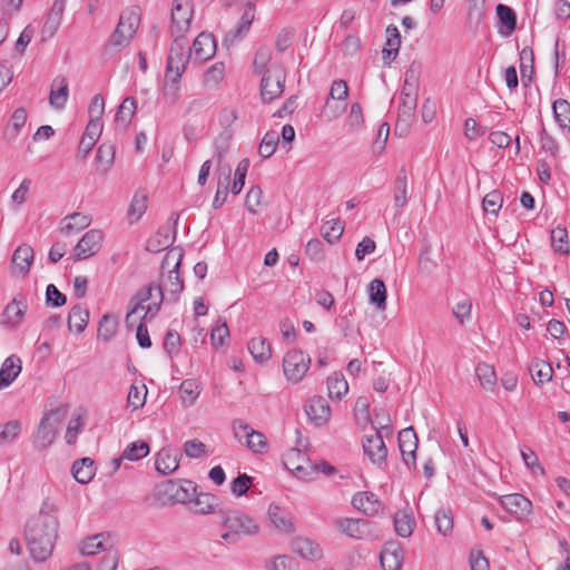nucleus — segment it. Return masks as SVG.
Wrapping results in <instances>:
<instances>
[{
	"mask_svg": "<svg viewBox=\"0 0 570 570\" xmlns=\"http://www.w3.org/2000/svg\"><path fill=\"white\" fill-rule=\"evenodd\" d=\"M253 484V478L246 473L239 474L230 483V491L236 497L246 494L249 487Z\"/></svg>",
	"mask_w": 570,
	"mask_h": 570,
	"instance_id": "64",
	"label": "nucleus"
},
{
	"mask_svg": "<svg viewBox=\"0 0 570 570\" xmlns=\"http://www.w3.org/2000/svg\"><path fill=\"white\" fill-rule=\"evenodd\" d=\"M147 209V196L136 193L128 209L130 224L137 223Z\"/></svg>",
	"mask_w": 570,
	"mask_h": 570,
	"instance_id": "51",
	"label": "nucleus"
},
{
	"mask_svg": "<svg viewBox=\"0 0 570 570\" xmlns=\"http://www.w3.org/2000/svg\"><path fill=\"white\" fill-rule=\"evenodd\" d=\"M416 108V97L410 92H402V102L399 107V122L403 121L405 125L410 122L414 116Z\"/></svg>",
	"mask_w": 570,
	"mask_h": 570,
	"instance_id": "48",
	"label": "nucleus"
},
{
	"mask_svg": "<svg viewBox=\"0 0 570 570\" xmlns=\"http://www.w3.org/2000/svg\"><path fill=\"white\" fill-rule=\"evenodd\" d=\"M327 390L331 399L341 400L348 391V384L341 373H333L327 377Z\"/></svg>",
	"mask_w": 570,
	"mask_h": 570,
	"instance_id": "46",
	"label": "nucleus"
},
{
	"mask_svg": "<svg viewBox=\"0 0 570 570\" xmlns=\"http://www.w3.org/2000/svg\"><path fill=\"white\" fill-rule=\"evenodd\" d=\"M248 351L255 361L264 363L272 356L271 345L263 337H254L248 343Z\"/></svg>",
	"mask_w": 570,
	"mask_h": 570,
	"instance_id": "40",
	"label": "nucleus"
},
{
	"mask_svg": "<svg viewBox=\"0 0 570 570\" xmlns=\"http://www.w3.org/2000/svg\"><path fill=\"white\" fill-rule=\"evenodd\" d=\"M399 448L400 452H404V449H417V438L413 428H406L399 432Z\"/></svg>",
	"mask_w": 570,
	"mask_h": 570,
	"instance_id": "63",
	"label": "nucleus"
},
{
	"mask_svg": "<svg viewBox=\"0 0 570 570\" xmlns=\"http://www.w3.org/2000/svg\"><path fill=\"white\" fill-rule=\"evenodd\" d=\"M311 366V357L301 350L288 351L283 358V372L286 379L298 383L306 375Z\"/></svg>",
	"mask_w": 570,
	"mask_h": 570,
	"instance_id": "8",
	"label": "nucleus"
},
{
	"mask_svg": "<svg viewBox=\"0 0 570 570\" xmlns=\"http://www.w3.org/2000/svg\"><path fill=\"white\" fill-rule=\"evenodd\" d=\"M503 204V197L499 190L487 194L482 200L483 209L487 213L498 215Z\"/></svg>",
	"mask_w": 570,
	"mask_h": 570,
	"instance_id": "61",
	"label": "nucleus"
},
{
	"mask_svg": "<svg viewBox=\"0 0 570 570\" xmlns=\"http://www.w3.org/2000/svg\"><path fill=\"white\" fill-rule=\"evenodd\" d=\"M176 230L169 226L160 227L146 244V250L150 253H159L168 248L175 240Z\"/></svg>",
	"mask_w": 570,
	"mask_h": 570,
	"instance_id": "23",
	"label": "nucleus"
},
{
	"mask_svg": "<svg viewBox=\"0 0 570 570\" xmlns=\"http://www.w3.org/2000/svg\"><path fill=\"white\" fill-rule=\"evenodd\" d=\"M72 475L77 482L86 484L90 482L95 475L94 460L90 458H82L72 464Z\"/></svg>",
	"mask_w": 570,
	"mask_h": 570,
	"instance_id": "35",
	"label": "nucleus"
},
{
	"mask_svg": "<svg viewBox=\"0 0 570 570\" xmlns=\"http://www.w3.org/2000/svg\"><path fill=\"white\" fill-rule=\"evenodd\" d=\"M294 549L302 558L311 561L318 560L323 556L320 544L307 538H297L294 541Z\"/></svg>",
	"mask_w": 570,
	"mask_h": 570,
	"instance_id": "33",
	"label": "nucleus"
},
{
	"mask_svg": "<svg viewBox=\"0 0 570 570\" xmlns=\"http://www.w3.org/2000/svg\"><path fill=\"white\" fill-rule=\"evenodd\" d=\"M551 246L556 253L567 255L569 254L570 247L568 242V232L566 228L560 226L551 230Z\"/></svg>",
	"mask_w": 570,
	"mask_h": 570,
	"instance_id": "49",
	"label": "nucleus"
},
{
	"mask_svg": "<svg viewBox=\"0 0 570 570\" xmlns=\"http://www.w3.org/2000/svg\"><path fill=\"white\" fill-rule=\"evenodd\" d=\"M501 505L518 520L525 518L530 511L532 503L520 493L503 495L500 499Z\"/></svg>",
	"mask_w": 570,
	"mask_h": 570,
	"instance_id": "18",
	"label": "nucleus"
},
{
	"mask_svg": "<svg viewBox=\"0 0 570 570\" xmlns=\"http://www.w3.org/2000/svg\"><path fill=\"white\" fill-rule=\"evenodd\" d=\"M268 518L273 525L281 532H294V525L291 514L276 504H271L268 508Z\"/></svg>",
	"mask_w": 570,
	"mask_h": 570,
	"instance_id": "31",
	"label": "nucleus"
},
{
	"mask_svg": "<svg viewBox=\"0 0 570 570\" xmlns=\"http://www.w3.org/2000/svg\"><path fill=\"white\" fill-rule=\"evenodd\" d=\"M286 71L282 65L273 63L268 67L261 81V96L264 101L279 98L284 91Z\"/></svg>",
	"mask_w": 570,
	"mask_h": 570,
	"instance_id": "5",
	"label": "nucleus"
},
{
	"mask_svg": "<svg viewBox=\"0 0 570 570\" xmlns=\"http://www.w3.org/2000/svg\"><path fill=\"white\" fill-rule=\"evenodd\" d=\"M225 66L223 62H216L212 67H209L204 73V82L206 86L215 87L217 86L224 78Z\"/></svg>",
	"mask_w": 570,
	"mask_h": 570,
	"instance_id": "62",
	"label": "nucleus"
},
{
	"mask_svg": "<svg viewBox=\"0 0 570 570\" xmlns=\"http://www.w3.org/2000/svg\"><path fill=\"white\" fill-rule=\"evenodd\" d=\"M363 450L372 463L377 464L379 466L385 464L387 449L381 431H376L374 434L365 436L363 441Z\"/></svg>",
	"mask_w": 570,
	"mask_h": 570,
	"instance_id": "16",
	"label": "nucleus"
},
{
	"mask_svg": "<svg viewBox=\"0 0 570 570\" xmlns=\"http://www.w3.org/2000/svg\"><path fill=\"white\" fill-rule=\"evenodd\" d=\"M554 120L561 130H570V104L564 99H557L552 104Z\"/></svg>",
	"mask_w": 570,
	"mask_h": 570,
	"instance_id": "42",
	"label": "nucleus"
},
{
	"mask_svg": "<svg viewBox=\"0 0 570 570\" xmlns=\"http://www.w3.org/2000/svg\"><path fill=\"white\" fill-rule=\"evenodd\" d=\"M68 99V81L65 77L58 76L53 79L49 96L50 105L56 109H62Z\"/></svg>",
	"mask_w": 570,
	"mask_h": 570,
	"instance_id": "32",
	"label": "nucleus"
},
{
	"mask_svg": "<svg viewBox=\"0 0 570 570\" xmlns=\"http://www.w3.org/2000/svg\"><path fill=\"white\" fill-rule=\"evenodd\" d=\"M334 527L341 533L356 540H364L372 533L371 522L366 519L341 518L334 521Z\"/></svg>",
	"mask_w": 570,
	"mask_h": 570,
	"instance_id": "12",
	"label": "nucleus"
},
{
	"mask_svg": "<svg viewBox=\"0 0 570 570\" xmlns=\"http://www.w3.org/2000/svg\"><path fill=\"white\" fill-rule=\"evenodd\" d=\"M28 308L27 299L24 296H16L3 311V322L11 326H17L21 323Z\"/></svg>",
	"mask_w": 570,
	"mask_h": 570,
	"instance_id": "24",
	"label": "nucleus"
},
{
	"mask_svg": "<svg viewBox=\"0 0 570 570\" xmlns=\"http://www.w3.org/2000/svg\"><path fill=\"white\" fill-rule=\"evenodd\" d=\"M91 224V217L82 213H72L61 220V233L75 235L87 228Z\"/></svg>",
	"mask_w": 570,
	"mask_h": 570,
	"instance_id": "27",
	"label": "nucleus"
},
{
	"mask_svg": "<svg viewBox=\"0 0 570 570\" xmlns=\"http://www.w3.org/2000/svg\"><path fill=\"white\" fill-rule=\"evenodd\" d=\"M230 173H232V170H230V168H228L226 174L218 176L217 191H216L214 200H213L214 209L220 208L227 199Z\"/></svg>",
	"mask_w": 570,
	"mask_h": 570,
	"instance_id": "53",
	"label": "nucleus"
},
{
	"mask_svg": "<svg viewBox=\"0 0 570 570\" xmlns=\"http://www.w3.org/2000/svg\"><path fill=\"white\" fill-rule=\"evenodd\" d=\"M27 121V110L22 107L17 108L11 115V121L4 130V137L9 140L16 139L21 128Z\"/></svg>",
	"mask_w": 570,
	"mask_h": 570,
	"instance_id": "44",
	"label": "nucleus"
},
{
	"mask_svg": "<svg viewBox=\"0 0 570 570\" xmlns=\"http://www.w3.org/2000/svg\"><path fill=\"white\" fill-rule=\"evenodd\" d=\"M436 530L442 535H448L453 530V515L449 509H439L434 515Z\"/></svg>",
	"mask_w": 570,
	"mask_h": 570,
	"instance_id": "52",
	"label": "nucleus"
},
{
	"mask_svg": "<svg viewBox=\"0 0 570 570\" xmlns=\"http://www.w3.org/2000/svg\"><path fill=\"white\" fill-rule=\"evenodd\" d=\"M305 413L316 425L326 423L331 416V407L323 396L311 397L305 405Z\"/></svg>",
	"mask_w": 570,
	"mask_h": 570,
	"instance_id": "20",
	"label": "nucleus"
},
{
	"mask_svg": "<svg viewBox=\"0 0 570 570\" xmlns=\"http://www.w3.org/2000/svg\"><path fill=\"white\" fill-rule=\"evenodd\" d=\"M149 451V445L145 441H136L126 446L122 452V459L138 461L146 458Z\"/></svg>",
	"mask_w": 570,
	"mask_h": 570,
	"instance_id": "56",
	"label": "nucleus"
},
{
	"mask_svg": "<svg viewBox=\"0 0 570 570\" xmlns=\"http://www.w3.org/2000/svg\"><path fill=\"white\" fill-rule=\"evenodd\" d=\"M415 520L411 510H402L394 515V528L400 537L407 538L412 534Z\"/></svg>",
	"mask_w": 570,
	"mask_h": 570,
	"instance_id": "37",
	"label": "nucleus"
},
{
	"mask_svg": "<svg viewBox=\"0 0 570 570\" xmlns=\"http://www.w3.org/2000/svg\"><path fill=\"white\" fill-rule=\"evenodd\" d=\"M220 524L226 529L222 539L236 544L242 537H253L259 532V525L249 514L236 509H219Z\"/></svg>",
	"mask_w": 570,
	"mask_h": 570,
	"instance_id": "2",
	"label": "nucleus"
},
{
	"mask_svg": "<svg viewBox=\"0 0 570 570\" xmlns=\"http://www.w3.org/2000/svg\"><path fill=\"white\" fill-rule=\"evenodd\" d=\"M393 200L397 208H403L407 204V177L404 168L399 171L394 180Z\"/></svg>",
	"mask_w": 570,
	"mask_h": 570,
	"instance_id": "38",
	"label": "nucleus"
},
{
	"mask_svg": "<svg viewBox=\"0 0 570 570\" xmlns=\"http://www.w3.org/2000/svg\"><path fill=\"white\" fill-rule=\"evenodd\" d=\"M22 370L21 360L17 355H10L4 360L0 368V390L9 386Z\"/></svg>",
	"mask_w": 570,
	"mask_h": 570,
	"instance_id": "26",
	"label": "nucleus"
},
{
	"mask_svg": "<svg viewBox=\"0 0 570 570\" xmlns=\"http://www.w3.org/2000/svg\"><path fill=\"white\" fill-rule=\"evenodd\" d=\"M279 142V134L275 130L267 131L258 147V153L263 158H269L276 150Z\"/></svg>",
	"mask_w": 570,
	"mask_h": 570,
	"instance_id": "55",
	"label": "nucleus"
},
{
	"mask_svg": "<svg viewBox=\"0 0 570 570\" xmlns=\"http://www.w3.org/2000/svg\"><path fill=\"white\" fill-rule=\"evenodd\" d=\"M181 254H179L177 262L173 269L168 272V275L161 281L160 284L155 285V289L158 292L160 302L166 301L168 303H176L179 294L184 289V282L179 276Z\"/></svg>",
	"mask_w": 570,
	"mask_h": 570,
	"instance_id": "9",
	"label": "nucleus"
},
{
	"mask_svg": "<svg viewBox=\"0 0 570 570\" xmlns=\"http://www.w3.org/2000/svg\"><path fill=\"white\" fill-rule=\"evenodd\" d=\"M254 18V7L247 6L236 26L225 33L223 45L228 48L240 41L248 33Z\"/></svg>",
	"mask_w": 570,
	"mask_h": 570,
	"instance_id": "14",
	"label": "nucleus"
},
{
	"mask_svg": "<svg viewBox=\"0 0 570 570\" xmlns=\"http://www.w3.org/2000/svg\"><path fill=\"white\" fill-rule=\"evenodd\" d=\"M190 59L193 57L188 40L184 36H174L165 71L184 75Z\"/></svg>",
	"mask_w": 570,
	"mask_h": 570,
	"instance_id": "7",
	"label": "nucleus"
},
{
	"mask_svg": "<svg viewBox=\"0 0 570 570\" xmlns=\"http://www.w3.org/2000/svg\"><path fill=\"white\" fill-rule=\"evenodd\" d=\"M285 466L293 471L298 479L314 480L317 475V466H312L309 460L298 449H291L284 456Z\"/></svg>",
	"mask_w": 570,
	"mask_h": 570,
	"instance_id": "10",
	"label": "nucleus"
},
{
	"mask_svg": "<svg viewBox=\"0 0 570 570\" xmlns=\"http://www.w3.org/2000/svg\"><path fill=\"white\" fill-rule=\"evenodd\" d=\"M155 468L163 475H169L179 468L178 454L170 449H161L155 459Z\"/></svg>",
	"mask_w": 570,
	"mask_h": 570,
	"instance_id": "29",
	"label": "nucleus"
},
{
	"mask_svg": "<svg viewBox=\"0 0 570 570\" xmlns=\"http://www.w3.org/2000/svg\"><path fill=\"white\" fill-rule=\"evenodd\" d=\"M248 168H249V160L247 158L242 159L238 163L237 168L235 170L234 183L230 188V190L234 195H237L242 191V189L245 185V178H246Z\"/></svg>",
	"mask_w": 570,
	"mask_h": 570,
	"instance_id": "60",
	"label": "nucleus"
},
{
	"mask_svg": "<svg viewBox=\"0 0 570 570\" xmlns=\"http://www.w3.org/2000/svg\"><path fill=\"white\" fill-rule=\"evenodd\" d=\"M353 505L367 515H377L382 510V503L372 492L356 493L352 499Z\"/></svg>",
	"mask_w": 570,
	"mask_h": 570,
	"instance_id": "25",
	"label": "nucleus"
},
{
	"mask_svg": "<svg viewBox=\"0 0 570 570\" xmlns=\"http://www.w3.org/2000/svg\"><path fill=\"white\" fill-rule=\"evenodd\" d=\"M57 511V505L46 499L39 514L28 520L26 524L24 539L36 562H43L52 554L59 528Z\"/></svg>",
	"mask_w": 570,
	"mask_h": 570,
	"instance_id": "1",
	"label": "nucleus"
},
{
	"mask_svg": "<svg viewBox=\"0 0 570 570\" xmlns=\"http://www.w3.org/2000/svg\"><path fill=\"white\" fill-rule=\"evenodd\" d=\"M118 327V320L111 314H105L98 324V338L104 342L110 341Z\"/></svg>",
	"mask_w": 570,
	"mask_h": 570,
	"instance_id": "47",
	"label": "nucleus"
},
{
	"mask_svg": "<svg viewBox=\"0 0 570 570\" xmlns=\"http://www.w3.org/2000/svg\"><path fill=\"white\" fill-rule=\"evenodd\" d=\"M33 257L35 252L30 245H19L14 249L11 258V275L14 277H26L30 272V267L33 263Z\"/></svg>",
	"mask_w": 570,
	"mask_h": 570,
	"instance_id": "15",
	"label": "nucleus"
},
{
	"mask_svg": "<svg viewBox=\"0 0 570 570\" xmlns=\"http://www.w3.org/2000/svg\"><path fill=\"white\" fill-rule=\"evenodd\" d=\"M179 392L183 402L186 405H191L200 394V385L195 380H184L180 384Z\"/></svg>",
	"mask_w": 570,
	"mask_h": 570,
	"instance_id": "50",
	"label": "nucleus"
},
{
	"mask_svg": "<svg viewBox=\"0 0 570 570\" xmlns=\"http://www.w3.org/2000/svg\"><path fill=\"white\" fill-rule=\"evenodd\" d=\"M234 435L242 444H245L248 450L255 454L265 453L268 449L266 436L250 428L243 420H234L232 423Z\"/></svg>",
	"mask_w": 570,
	"mask_h": 570,
	"instance_id": "6",
	"label": "nucleus"
},
{
	"mask_svg": "<svg viewBox=\"0 0 570 570\" xmlns=\"http://www.w3.org/2000/svg\"><path fill=\"white\" fill-rule=\"evenodd\" d=\"M21 431V423L18 420L9 421L0 426V445L13 441Z\"/></svg>",
	"mask_w": 570,
	"mask_h": 570,
	"instance_id": "59",
	"label": "nucleus"
},
{
	"mask_svg": "<svg viewBox=\"0 0 570 570\" xmlns=\"http://www.w3.org/2000/svg\"><path fill=\"white\" fill-rule=\"evenodd\" d=\"M475 375L483 389L493 391L497 386V374L493 366L487 363H479L475 367Z\"/></svg>",
	"mask_w": 570,
	"mask_h": 570,
	"instance_id": "45",
	"label": "nucleus"
},
{
	"mask_svg": "<svg viewBox=\"0 0 570 570\" xmlns=\"http://www.w3.org/2000/svg\"><path fill=\"white\" fill-rule=\"evenodd\" d=\"M66 413L67 410L65 407H57L42 416L33 438L36 449L43 450L53 443L57 430L63 421Z\"/></svg>",
	"mask_w": 570,
	"mask_h": 570,
	"instance_id": "4",
	"label": "nucleus"
},
{
	"mask_svg": "<svg viewBox=\"0 0 570 570\" xmlns=\"http://www.w3.org/2000/svg\"><path fill=\"white\" fill-rule=\"evenodd\" d=\"M181 77V73L165 71L163 96L170 105H174L179 100Z\"/></svg>",
	"mask_w": 570,
	"mask_h": 570,
	"instance_id": "30",
	"label": "nucleus"
},
{
	"mask_svg": "<svg viewBox=\"0 0 570 570\" xmlns=\"http://www.w3.org/2000/svg\"><path fill=\"white\" fill-rule=\"evenodd\" d=\"M147 387L145 385H135L132 384L129 389L127 402L128 405L134 410H138L144 406L146 402Z\"/></svg>",
	"mask_w": 570,
	"mask_h": 570,
	"instance_id": "58",
	"label": "nucleus"
},
{
	"mask_svg": "<svg viewBox=\"0 0 570 570\" xmlns=\"http://www.w3.org/2000/svg\"><path fill=\"white\" fill-rule=\"evenodd\" d=\"M137 108V100L134 97H127L118 107L116 114V122L124 128H127L135 115Z\"/></svg>",
	"mask_w": 570,
	"mask_h": 570,
	"instance_id": "41",
	"label": "nucleus"
},
{
	"mask_svg": "<svg viewBox=\"0 0 570 570\" xmlns=\"http://www.w3.org/2000/svg\"><path fill=\"white\" fill-rule=\"evenodd\" d=\"M165 487L166 493L177 503H191L197 491V484L189 480H185L181 483L169 480Z\"/></svg>",
	"mask_w": 570,
	"mask_h": 570,
	"instance_id": "19",
	"label": "nucleus"
},
{
	"mask_svg": "<svg viewBox=\"0 0 570 570\" xmlns=\"http://www.w3.org/2000/svg\"><path fill=\"white\" fill-rule=\"evenodd\" d=\"M115 160V146L109 142H104L99 146L96 155L97 170L101 175H106Z\"/></svg>",
	"mask_w": 570,
	"mask_h": 570,
	"instance_id": "36",
	"label": "nucleus"
},
{
	"mask_svg": "<svg viewBox=\"0 0 570 570\" xmlns=\"http://www.w3.org/2000/svg\"><path fill=\"white\" fill-rule=\"evenodd\" d=\"M191 57L196 62H204L210 59L216 52V42L210 33H199L190 47Z\"/></svg>",
	"mask_w": 570,
	"mask_h": 570,
	"instance_id": "17",
	"label": "nucleus"
},
{
	"mask_svg": "<svg viewBox=\"0 0 570 570\" xmlns=\"http://www.w3.org/2000/svg\"><path fill=\"white\" fill-rule=\"evenodd\" d=\"M219 505L220 500L215 494L199 493L195 494L191 501L190 511L194 514L207 515L218 513V510L220 509Z\"/></svg>",
	"mask_w": 570,
	"mask_h": 570,
	"instance_id": "22",
	"label": "nucleus"
},
{
	"mask_svg": "<svg viewBox=\"0 0 570 570\" xmlns=\"http://www.w3.org/2000/svg\"><path fill=\"white\" fill-rule=\"evenodd\" d=\"M108 539H110L109 533H98L87 538L80 544L81 554L94 556L100 551L107 553V550H115L111 544H107Z\"/></svg>",
	"mask_w": 570,
	"mask_h": 570,
	"instance_id": "28",
	"label": "nucleus"
},
{
	"mask_svg": "<svg viewBox=\"0 0 570 570\" xmlns=\"http://www.w3.org/2000/svg\"><path fill=\"white\" fill-rule=\"evenodd\" d=\"M403 559V550L397 542L385 543L380 554V561L383 570H400Z\"/></svg>",
	"mask_w": 570,
	"mask_h": 570,
	"instance_id": "21",
	"label": "nucleus"
},
{
	"mask_svg": "<svg viewBox=\"0 0 570 570\" xmlns=\"http://www.w3.org/2000/svg\"><path fill=\"white\" fill-rule=\"evenodd\" d=\"M368 294L370 302L379 309L384 311L386 308V286L382 279L375 278L370 283Z\"/></svg>",
	"mask_w": 570,
	"mask_h": 570,
	"instance_id": "43",
	"label": "nucleus"
},
{
	"mask_svg": "<svg viewBox=\"0 0 570 570\" xmlns=\"http://www.w3.org/2000/svg\"><path fill=\"white\" fill-rule=\"evenodd\" d=\"M343 232L344 224L340 219L327 220L322 226V236L330 244L337 242L341 238Z\"/></svg>",
	"mask_w": 570,
	"mask_h": 570,
	"instance_id": "54",
	"label": "nucleus"
},
{
	"mask_svg": "<svg viewBox=\"0 0 570 570\" xmlns=\"http://www.w3.org/2000/svg\"><path fill=\"white\" fill-rule=\"evenodd\" d=\"M529 372L531 377L537 385H542L549 382L553 375V368L550 363L534 358L529 365Z\"/></svg>",
	"mask_w": 570,
	"mask_h": 570,
	"instance_id": "34",
	"label": "nucleus"
},
{
	"mask_svg": "<svg viewBox=\"0 0 570 570\" xmlns=\"http://www.w3.org/2000/svg\"><path fill=\"white\" fill-rule=\"evenodd\" d=\"M102 240L104 234L100 229L86 232L73 248V257L82 261L94 256L100 250Z\"/></svg>",
	"mask_w": 570,
	"mask_h": 570,
	"instance_id": "11",
	"label": "nucleus"
},
{
	"mask_svg": "<svg viewBox=\"0 0 570 570\" xmlns=\"http://www.w3.org/2000/svg\"><path fill=\"white\" fill-rule=\"evenodd\" d=\"M89 312L80 305H75L68 316V327L75 330L78 334L82 333L88 325Z\"/></svg>",
	"mask_w": 570,
	"mask_h": 570,
	"instance_id": "39",
	"label": "nucleus"
},
{
	"mask_svg": "<svg viewBox=\"0 0 570 570\" xmlns=\"http://www.w3.org/2000/svg\"><path fill=\"white\" fill-rule=\"evenodd\" d=\"M495 10L500 22L507 28L508 33L514 31L517 27V14L514 10L502 3L498 4Z\"/></svg>",
	"mask_w": 570,
	"mask_h": 570,
	"instance_id": "57",
	"label": "nucleus"
},
{
	"mask_svg": "<svg viewBox=\"0 0 570 570\" xmlns=\"http://www.w3.org/2000/svg\"><path fill=\"white\" fill-rule=\"evenodd\" d=\"M193 9L188 0H174L171 9V35L184 36L189 29Z\"/></svg>",
	"mask_w": 570,
	"mask_h": 570,
	"instance_id": "13",
	"label": "nucleus"
},
{
	"mask_svg": "<svg viewBox=\"0 0 570 570\" xmlns=\"http://www.w3.org/2000/svg\"><path fill=\"white\" fill-rule=\"evenodd\" d=\"M140 24V13L138 8H127L119 17L116 29L110 35L106 43V50L116 52L129 46Z\"/></svg>",
	"mask_w": 570,
	"mask_h": 570,
	"instance_id": "3",
	"label": "nucleus"
}]
</instances>
